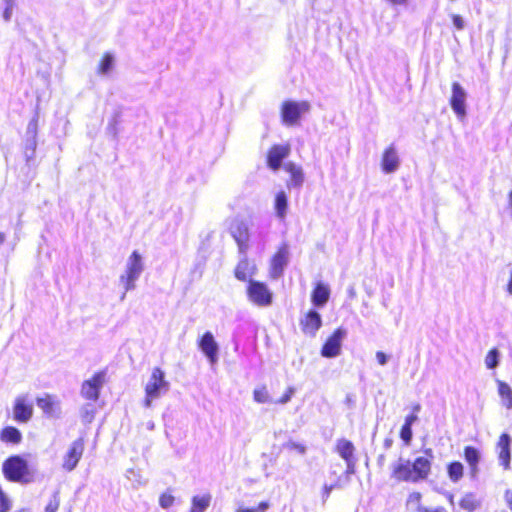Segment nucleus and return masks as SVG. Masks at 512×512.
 Wrapping results in <instances>:
<instances>
[{
	"instance_id": "obj_16",
	"label": "nucleus",
	"mask_w": 512,
	"mask_h": 512,
	"mask_svg": "<svg viewBox=\"0 0 512 512\" xmlns=\"http://www.w3.org/2000/svg\"><path fill=\"white\" fill-rule=\"evenodd\" d=\"M290 153L289 145H274L268 152L267 164L268 166L277 171L281 167L282 161L288 157Z\"/></svg>"
},
{
	"instance_id": "obj_51",
	"label": "nucleus",
	"mask_w": 512,
	"mask_h": 512,
	"mask_svg": "<svg viewBox=\"0 0 512 512\" xmlns=\"http://www.w3.org/2000/svg\"><path fill=\"white\" fill-rule=\"evenodd\" d=\"M506 499H507L510 509L512 510V492H510V491L506 492Z\"/></svg>"
},
{
	"instance_id": "obj_25",
	"label": "nucleus",
	"mask_w": 512,
	"mask_h": 512,
	"mask_svg": "<svg viewBox=\"0 0 512 512\" xmlns=\"http://www.w3.org/2000/svg\"><path fill=\"white\" fill-rule=\"evenodd\" d=\"M464 457L470 467L471 475L475 477L478 473L480 452L472 446H467L464 450Z\"/></svg>"
},
{
	"instance_id": "obj_41",
	"label": "nucleus",
	"mask_w": 512,
	"mask_h": 512,
	"mask_svg": "<svg viewBox=\"0 0 512 512\" xmlns=\"http://www.w3.org/2000/svg\"><path fill=\"white\" fill-rule=\"evenodd\" d=\"M412 429L409 425H403L400 431V437L405 442V444H410L412 439Z\"/></svg>"
},
{
	"instance_id": "obj_27",
	"label": "nucleus",
	"mask_w": 512,
	"mask_h": 512,
	"mask_svg": "<svg viewBox=\"0 0 512 512\" xmlns=\"http://www.w3.org/2000/svg\"><path fill=\"white\" fill-rule=\"evenodd\" d=\"M274 209L279 219H284L288 210V198L284 191H280L275 196Z\"/></svg>"
},
{
	"instance_id": "obj_28",
	"label": "nucleus",
	"mask_w": 512,
	"mask_h": 512,
	"mask_svg": "<svg viewBox=\"0 0 512 512\" xmlns=\"http://www.w3.org/2000/svg\"><path fill=\"white\" fill-rule=\"evenodd\" d=\"M0 440L5 443L19 444L22 440V434L17 428L8 426L0 432Z\"/></svg>"
},
{
	"instance_id": "obj_11",
	"label": "nucleus",
	"mask_w": 512,
	"mask_h": 512,
	"mask_svg": "<svg viewBox=\"0 0 512 512\" xmlns=\"http://www.w3.org/2000/svg\"><path fill=\"white\" fill-rule=\"evenodd\" d=\"M346 336V329L342 327L337 328L323 345L321 355L326 358L337 357L341 352L342 341Z\"/></svg>"
},
{
	"instance_id": "obj_57",
	"label": "nucleus",
	"mask_w": 512,
	"mask_h": 512,
	"mask_svg": "<svg viewBox=\"0 0 512 512\" xmlns=\"http://www.w3.org/2000/svg\"><path fill=\"white\" fill-rule=\"evenodd\" d=\"M154 428V423L153 422H149L148 423V429L152 430Z\"/></svg>"
},
{
	"instance_id": "obj_47",
	"label": "nucleus",
	"mask_w": 512,
	"mask_h": 512,
	"mask_svg": "<svg viewBox=\"0 0 512 512\" xmlns=\"http://www.w3.org/2000/svg\"><path fill=\"white\" fill-rule=\"evenodd\" d=\"M417 512H445V510L441 507L437 508H427V507H419Z\"/></svg>"
},
{
	"instance_id": "obj_23",
	"label": "nucleus",
	"mask_w": 512,
	"mask_h": 512,
	"mask_svg": "<svg viewBox=\"0 0 512 512\" xmlns=\"http://www.w3.org/2000/svg\"><path fill=\"white\" fill-rule=\"evenodd\" d=\"M496 384L501 405L507 410H512V388L502 380H496Z\"/></svg>"
},
{
	"instance_id": "obj_44",
	"label": "nucleus",
	"mask_w": 512,
	"mask_h": 512,
	"mask_svg": "<svg viewBox=\"0 0 512 512\" xmlns=\"http://www.w3.org/2000/svg\"><path fill=\"white\" fill-rule=\"evenodd\" d=\"M356 458L355 459H352V460H349V461H345L346 463V471L345 473L347 475H352L356 472Z\"/></svg>"
},
{
	"instance_id": "obj_40",
	"label": "nucleus",
	"mask_w": 512,
	"mask_h": 512,
	"mask_svg": "<svg viewBox=\"0 0 512 512\" xmlns=\"http://www.w3.org/2000/svg\"><path fill=\"white\" fill-rule=\"evenodd\" d=\"M113 64V57L109 54L105 55L102 59L99 67V71L102 74L108 73V71L111 69Z\"/></svg>"
},
{
	"instance_id": "obj_19",
	"label": "nucleus",
	"mask_w": 512,
	"mask_h": 512,
	"mask_svg": "<svg viewBox=\"0 0 512 512\" xmlns=\"http://www.w3.org/2000/svg\"><path fill=\"white\" fill-rule=\"evenodd\" d=\"M302 331L310 336H315L322 325V319L318 312L310 310L301 320Z\"/></svg>"
},
{
	"instance_id": "obj_18",
	"label": "nucleus",
	"mask_w": 512,
	"mask_h": 512,
	"mask_svg": "<svg viewBox=\"0 0 512 512\" xmlns=\"http://www.w3.org/2000/svg\"><path fill=\"white\" fill-rule=\"evenodd\" d=\"M512 439L509 434L503 433L497 442L498 459L504 469L510 468Z\"/></svg>"
},
{
	"instance_id": "obj_20",
	"label": "nucleus",
	"mask_w": 512,
	"mask_h": 512,
	"mask_svg": "<svg viewBox=\"0 0 512 512\" xmlns=\"http://www.w3.org/2000/svg\"><path fill=\"white\" fill-rule=\"evenodd\" d=\"M243 258L238 262L235 268V277L240 281H250L257 272L256 264L250 261L246 254H242Z\"/></svg>"
},
{
	"instance_id": "obj_45",
	"label": "nucleus",
	"mask_w": 512,
	"mask_h": 512,
	"mask_svg": "<svg viewBox=\"0 0 512 512\" xmlns=\"http://www.w3.org/2000/svg\"><path fill=\"white\" fill-rule=\"evenodd\" d=\"M376 359H377V362L384 366L387 364L388 360H389V356L386 355L384 352L382 351H378L376 352Z\"/></svg>"
},
{
	"instance_id": "obj_46",
	"label": "nucleus",
	"mask_w": 512,
	"mask_h": 512,
	"mask_svg": "<svg viewBox=\"0 0 512 512\" xmlns=\"http://www.w3.org/2000/svg\"><path fill=\"white\" fill-rule=\"evenodd\" d=\"M13 13V7L9 4L6 6L4 12H3V19L8 22L10 21Z\"/></svg>"
},
{
	"instance_id": "obj_35",
	"label": "nucleus",
	"mask_w": 512,
	"mask_h": 512,
	"mask_svg": "<svg viewBox=\"0 0 512 512\" xmlns=\"http://www.w3.org/2000/svg\"><path fill=\"white\" fill-rule=\"evenodd\" d=\"M270 507L269 502L262 501L258 504L257 507L254 508H247L243 505H239L235 512H266Z\"/></svg>"
},
{
	"instance_id": "obj_38",
	"label": "nucleus",
	"mask_w": 512,
	"mask_h": 512,
	"mask_svg": "<svg viewBox=\"0 0 512 512\" xmlns=\"http://www.w3.org/2000/svg\"><path fill=\"white\" fill-rule=\"evenodd\" d=\"M283 447L285 449H288V450H293V451H296L297 453L301 454V455H304L306 453V446L302 443H298V442H295V441H288L286 442Z\"/></svg>"
},
{
	"instance_id": "obj_26",
	"label": "nucleus",
	"mask_w": 512,
	"mask_h": 512,
	"mask_svg": "<svg viewBox=\"0 0 512 512\" xmlns=\"http://www.w3.org/2000/svg\"><path fill=\"white\" fill-rule=\"evenodd\" d=\"M212 496L207 493L204 495H196L191 499V509L189 512H205L210 506Z\"/></svg>"
},
{
	"instance_id": "obj_6",
	"label": "nucleus",
	"mask_w": 512,
	"mask_h": 512,
	"mask_svg": "<svg viewBox=\"0 0 512 512\" xmlns=\"http://www.w3.org/2000/svg\"><path fill=\"white\" fill-rule=\"evenodd\" d=\"M309 109L310 104L307 101L284 102L281 109L283 123L289 126L296 124L301 115L308 112Z\"/></svg>"
},
{
	"instance_id": "obj_7",
	"label": "nucleus",
	"mask_w": 512,
	"mask_h": 512,
	"mask_svg": "<svg viewBox=\"0 0 512 512\" xmlns=\"http://www.w3.org/2000/svg\"><path fill=\"white\" fill-rule=\"evenodd\" d=\"M104 383L105 372L100 371L95 373L91 378L82 383L80 391L81 396L90 401H97Z\"/></svg>"
},
{
	"instance_id": "obj_17",
	"label": "nucleus",
	"mask_w": 512,
	"mask_h": 512,
	"mask_svg": "<svg viewBox=\"0 0 512 512\" xmlns=\"http://www.w3.org/2000/svg\"><path fill=\"white\" fill-rule=\"evenodd\" d=\"M400 166V159L397 149L394 145H390L383 152L381 159V167L384 173H394Z\"/></svg>"
},
{
	"instance_id": "obj_21",
	"label": "nucleus",
	"mask_w": 512,
	"mask_h": 512,
	"mask_svg": "<svg viewBox=\"0 0 512 512\" xmlns=\"http://www.w3.org/2000/svg\"><path fill=\"white\" fill-rule=\"evenodd\" d=\"M329 297V286L321 282L317 283L311 295L313 305L316 307H323L328 302Z\"/></svg>"
},
{
	"instance_id": "obj_2",
	"label": "nucleus",
	"mask_w": 512,
	"mask_h": 512,
	"mask_svg": "<svg viewBox=\"0 0 512 512\" xmlns=\"http://www.w3.org/2000/svg\"><path fill=\"white\" fill-rule=\"evenodd\" d=\"M143 271V258L138 251H133L126 261L123 273L119 277V281L124 288L121 300L125 299L126 293L128 291L134 290L136 288V282L140 278Z\"/></svg>"
},
{
	"instance_id": "obj_8",
	"label": "nucleus",
	"mask_w": 512,
	"mask_h": 512,
	"mask_svg": "<svg viewBox=\"0 0 512 512\" xmlns=\"http://www.w3.org/2000/svg\"><path fill=\"white\" fill-rule=\"evenodd\" d=\"M289 263V248L287 244H282L278 251L273 255L270 261L269 276L276 280L282 277L285 268Z\"/></svg>"
},
{
	"instance_id": "obj_36",
	"label": "nucleus",
	"mask_w": 512,
	"mask_h": 512,
	"mask_svg": "<svg viewBox=\"0 0 512 512\" xmlns=\"http://www.w3.org/2000/svg\"><path fill=\"white\" fill-rule=\"evenodd\" d=\"M12 508V500L0 487V512H9Z\"/></svg>"
},
{
	"instance_id": "obj_52",
	"label": "nucleus",
	"mask_w": 512,
	"mask_h": 512,
	"mask_svg": "<svg viewBox=\"0 0 512 512\" xmlns=\"http://www.w3.org/2000/svg\"><path fill=\"white\" fill-rule=\"evenodd\" d=\"M348 294H349V296H350L351 298H354V297L356 296V292H355L354 287H350V288L348 289Z\"/></svg>"
},
{
	"instance_id": "obj_4",
	"label": "nucleus",
	"mask_w": 512,
	"mask_h": 512,
	"mask_svg": "<svg viewBox=\"0 0 512 512\" xmlns=\"http://www.w3.org/2000/svg\"><path fill=\"white\" fill-rule=\"evenodd\" d=\"M2 472L9 481L22 482L28 475V464L18 455L11 456L3 462Z\"/></svg>"
},
{
	"instance_id": "obj_49",
	"label": "nucleus",
	"mask_w": 512,
	"mask_h": 512,
	"mask_svg": "<svg viewBox=\"0 0 512 512\" xmlns=\"http://www.w3.org/2000/svg\"><path fill=\"white\" fill-rule=\"evenodd\" d=\"M331 491H332V486H328V485L324 486V488H323V497H324V499L329 497Z\"/></svg>"
},
{
	"instance_id": "obj_13",
	"label": "nucleus",
	"mask_w": 512,
	"mask_h": 512,
	"mask_svg": "<svg viewBox=\"0 0 512 512\" xmlns=\"http://www.w3.org/2000/svg\"><path fill=\"white\" fill-rule=\"evenodd\" d=\"M33 416V403L28 395H19L15 398L13 418L20 423H27Z\"/></svg>"
},
{
	"instance_id": "obj_1",
	"label": "nucleus",
	"mask_w": 512,
	"mask_h": 512,
	"mask_svg": "<svg viewBox=\"0 0 512 512\" xmlns=\"http://www.w3.org/2000/svg\"><path fill=\"white\" fill-rule=\"evenodd\" d=\"M425 456L417 457L413 462L400 458L392 465V478L400 482L417 483L426 480L431 473L433 451L424 450Z\"/></svg>"
},
{
	"instance_id": "obj_55",
	"label": "nucleus",
	"mask_w": 512,
	"mask_h": 512,
	"mask_svg": "<svg viewBox=\"0 0 512 512\" xmlns=\"http://www.w3.org/2000/svg\"><path fill=\"white\" fill-rule=\"evenodd\" d=\"M5 241V235L3 233H0V245H2Z\"/></svg>"
},
{
	"instance_id": "obj_14",
	"label": "nucleus",
	"mask_w": 512,
	"mask_h": 512,
	"mask_svg": "<svg viewBox=\"0 0 512 512\" xmlns=\"http://www.w3.org/2000/svg\"><path fill=\"white\" fill-rule=\"evenodd\" d=\"M198 345L211 364H215L218 361L219 346L211 332H205Z\"/></svg>"
},
{
	"instance_id": "obj_33",
	"label": "nucleus",
	"mask_w": 512,
	"mask_h": 512,
	"mask_svg": "<svg viewBox=\"0 0 512 512\" xmlns=\"http://www.w3.org/2000/svg\"><path fill=\"white\" fill-rule=\"evenodd\" d=\"M81 419L84 423H91L94 419L95 408L92 404H85L80 411Z\"/></svg>"
},
{
	"instance_id": "obj_50",
	"label": "nucleus",
	"mask_w": 512,
	"mask_h": 512,
	"mask_svg": "<svg viewBox=\"0 0 512 512\" xmlns=\"http://www.w3.org/2000/svg\"><path fill=\"white\" fill-rule=\"evenodd\" d=\"M507 291L509 294L512 295V267H511V270H510V279H509V282H508V285H507Z\"/></svg>"
},
{
	"instance_id": "obj_10",
	"label": "nucleus",
	"mask_w": 512,
	"mask_h": 512,
	"mask_svg": "<svg viewBox=\"0 0 512 512\" xmlns=\"http://www.w3.org/2000/svg\"><path fill=\"white\" fill-rule=\"evenodd\" d=\"M83 452L84 440L83 438H78L71 443L67 452L64 454L62 468L67 472L73 471L77 467Z\"/></svg>"
},
{
	"instance_id": "obj_9",
	"label": "nucleus",
	"mask_w": 512,
	"mask_h": 512,
	"mask_svg": "<svg viewBox=\"0 0 512 512\" xmlns=\"http://www.w3.org/2000/svg\"><path fill=\"white\" fill-rule=\"evenodd\" d=\"M230 233L238 245L239 252L246 254L249 249L250 227L243 220H237L232 223Z\"/></svg>"
},
{
	"instance_id": "obj_31",
	"label": "nucleus",
	"mask_w": 512,
	"mask_h": 512,
	"mask_svg": "<svg viewBox=\"0 0 512 512\" xmlns=\"http://www.w3.org/2000/svg\"><path fill=\"white\" fill-rule=\"evenodd\" d=\"M463 465L460 462H452L448 466V475L451 481L458 482L463 476Z\"/></svg>"
},
{
	"instance_id": "obj_56",
	"label": "nucleus",
	"mask_w": 512,
	"mask_h": 512,
	"mask_svg": "<svg viewBox=\"0 0 512 512\" xmlns=\"http://www.w3.org/2000/svg\"><path fill=\"white\" fill-rule=\"evenodd\" d=\"M13 1L14 0H5L6 6L10 4L13 7V5H14Z\"/></svg>"
},
{
	"instance_id": "obj_30",
	"label": "nucleus",
	"mask_w": 512,
	"mask_h": 512,
	"mask_svg": "<svg viewBox=\"0 0 512 512\" xmlns=\"http://www.w3.org/2000/svg\"><path fill=\"white\" fill-rule=\"evenodd\" d=\"M500 352L497 348L488 351L484 363L487 369H495L499 365Z\"/></svg>"
},
{
	"instance_id": "obj_48",
	"label": "nucleus",
	"mask_w": 512,
	"mask_h": 512,
	"mask_svg": "<svg viewBox=\"0 0 512 512\" xmlns=\"http://www.w3.org/2000/svg\"><path fill=\"white\" fill-rule=\"evenodd\" d=\"M418 417H417V414L415 413H412L411 415H408L406 418H405V423L404 425H409V426H412L413 423L415 421H417Z\"/></svg>"
},
{
	"instance_id": "obj_24",
	"label": "nucleus",
	"mask_w": 512,
	"mask_h": 512,
	"mask_svg": "<svg viewBox=\"0 0 512 512\" xmlns=\"http://www.w3.org/2000/svg\"><path fill=\"white\" fill-rule=\"evenodd\" d=\"M335 450L344 461L355 459V447L353 443L347 439L342 438L337 440Z\"/></svg>"
},
{
	"instance_id": "obj_32",
	"label": "nucleus",
	"mask_w": 512,
	"mask_h": 512,
	"mask_svg": "<svg viewBox=\"0 0 512 512\" xmlns=\"http://www.w3.org/2000/svg\"><path fill=\"white\" fill-rule=\"evenodd\" d=\"M478 505L479 502L472 493L466 494L460 501V507L470 512L475 510Z\"/></svg>"
},
{
	"instance_id": "obj_53",
	"label": "nucleus",
	"mask_w": 512,
	"mask_h": 512,
	"mask_svg": "<svg viewBox=\"0 0 512 512\" xmlns=\"http://www.w3.org/2000/svg\"><path fill=\"white\" fill-rule=\"evenodd\" d=\"M391 445H392V440H391V439H386V440L384 441V446H385V448H390V447H391Z\"/></svg>"
},
{
	"instance_id": "obj_39",
	"label": "nucleus",
	"mask_w": 512,
	"mask_h": 512,
	"mask_svg": "<svg viewBox=\"0 0 512 512\" xmlns=\"http://www.w3.org/2000/svg\"><path fill=\"white\" fill-rule=\"evenodd\" d=\"M174 501H175L174 496L171 495L170 493L165 492V493L161 494V496L159 498V505L162 508L167 509L173 505Z\"/></svg>"
},
{
	"instance_id": "obj_5",
	"label": "nucleus",
	"mask_w": 512,
	"mask_h": 512,
	"mask_svg": "<svg viewBox=\"0 0 512 512\" xmlns=\"http://www.w3.org/2000/svg\"><path fill=\"white\" fill-rule=\"evenodd\" d=\"M248 300L258 307H268L273 302V293L260 281L250 280L247 286Z\"/></svg>"
},
{
	"instance_id": "obj_54",
	"label": "nucleus",
	"mask_w": 512,
	"mask_h": 512,
	"mask_svg": "<svg viewBox=\"0 0 512 512\" xmlns=\"http://www.w3.org/2000/svg\"><path fill=\"white\" fill-rule=\"evenodd\" d=\"M420 409H421V406H420L419 404H416V405L413 407V413H415V414H416L417 412H419V411H420Z\"/></svg>"
},
{
	"instance_id": "obj_43",
	"label": "nucleus",
	"mask_w": 512,
	"mask_h": 512,
	"mask_svg": "<svg viewBox=\"0 0 512 512\" xmlns=\"http://www.w3.org/2000/svg\"><path fill=\"white\" fill-rule=\"evenodd\" d=\"M294 392H295L294 388L289 387L287 389V391L284 393V395L277 401V403H280V404L288 403L291 400Z\"/></svg>"
},
{
	"instance_id": "obj_22",
	"label": "nucleus",
	"mask_w": 512,
	"mask_h": 512,
	"mask_svg": "<svg viewBox=\"0 0 512 512\" xmlns=\"http://www.w3.org/2000/svg\"><path fill=\"white\" fill-rule=\"evenodd\" d=\"M284 169L290 174L288 186L300 188L304 182V173L300 166L288 162L284 165Z\"/></svg>"
},
{
	"instance_id": "obj_34",
	"label": "nucleus",
	"mask_w": 512,
	"mask_h": 512,
	"mask_svg": "<svg viewBox=\"0 0 512 512\" xmlns=\"http://www.w3.org/2000/svg\"><path fill=\"white\" fill-rule=\"evenodd\" d=\"M254 400L258 403L270 402V395L266 387L256 388L253 392Z\"/></svg>"
},
{
	"instance_id": "obj_37",
	"label": "nucleus",
	"mask_w": 512,
	"mask_h": 512,
	"mask_svg": "<svg viewBox=\"0 0 512 512\" xmlns=\"http://www.w3.org/2000/svg\"><path fill=\"white\" fill-rule=\"evenodd\" d=\"M60 506V496L59 492L56 491L52 495L51 499L49 500L48 504L45 507V512H57Z\"/></svg>"
},
{
	"instance_id": "obj_29",
	"label": "nucleus",
	"mask_w": 512,
	"mask_h": 512,
	"mask_svg": "<svg viewBox=\"0 0 512 512\" xmlns=\"http://www.w3.org/2000/svg\"><path fill=\"white\" fill-rule=\"evenodd\" d=\"M126 478L131 482L133 488H139L146 485L147 481L135 469L131 468L126 471Z\"/></svg>"
},
{
	"instance_id": "obj_15",
	"label": "nucleus",
	"mask_w": 512,
	"mask_h": 512,
	"mask_svg": "<svg viewBox=\"0 0 512 512\" xmlns=\"http://www.w3.org/2000/svg\"><path fill=\"white\" fill-rule=\"evenodd\" d=\"M37 406L49 417L58 418L61 414L60 401L49 394L36 399Z\"/></svg>"
},
{
	"instance_id": "obj_42",
	"label": "nucleus",
	"mask_w": 512,
	"mask_h": 512,
	"mask_svg": "<svg viewBox=\"0 0 512 512\" xmlns=\"http://www.w3.org/2000/svg\"><path fill=\"white\" fill-rule=\"evenodd\" d=\"M451 17L453 25L457 30H463L465 28V21L460 15L452 14Z\"/></svg>"
},
{
	"instance_id": "obj_12",
	"label": "nucleus",
	"mask_w": 512,
	"mask_h": 512,
	"mask_svg": "<svg viewBox=\"0 0 512 512\" xmlns=\"http://www.w3.org/2000/svg\"><path fill=\"white\" fill-rule=\"evenodd\" d=\"M452 95L450 98V105L459 120L466 117V90L458 83H452Z\"/></svg>"
},
{
	"instance_id": "obj_3",
	"label": "nucleus",
	"mask_w": 512,
	"mask_h": 512,
	"mask_svg": "<svg viewBox=\"0 0 512 512\" xmlns=\"http://www.w3.org/2000/svg\"><path fill=\"white\" fill-rule=\"evenodd\" d=\"M170 389L169 382L165 379V373L159 367L152 369L151 375L147 380L144 390L145 398L143 405L150 408L152 402L165 395Z\"/></svg>"
}]
</instances>
